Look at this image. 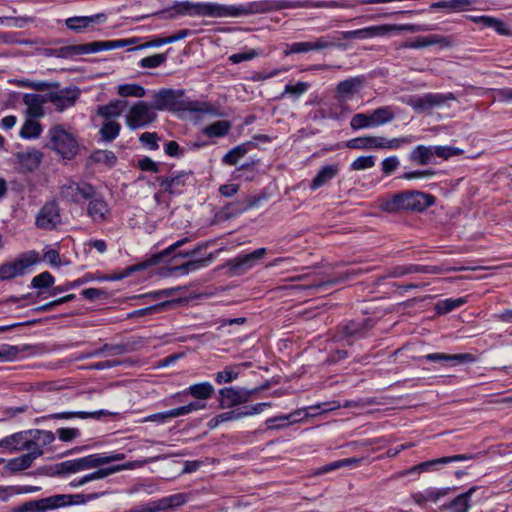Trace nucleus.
Here are the masks:
<instances>
[{
	"label": "nucleus",
	"mask_w": 512,
	"mask_h": 512,
	"mask_svg": "<svg viewBox=\"0 0 512 512\" xmlns=\"http://www.w3.org/2000/svg\"><path fill=\"white\" fill-rule=\"evenodd\" d=\"M254 142L248 141L246 143L239 144L229 150L222 158V163L225 165L234 166L241 158H243L251 148H255Z\"/></svg>",
	"instance_id": "47"
},
{
	"label": "nucleus",
	"mask_w": 512,
	"mask_h": 512,
	"mask_svg": "<svg viewBox=\"0 0 512 512\" xmlns=\"http://www.w3.org/2000/svg\"><path fill=\"white\" fill-rule=\"evenodd\" d=\"M473 4L474 0H442L431 3L430 11L443 9L446 13L462 12L469 10Z\"/></svg>",
	"instance_id": "42"
},
{
	"label": "nucleus",
	"mask_w": 512,
	"mask_h": 512,
	"mask_svg": "<svg viewBox=\"0 0 512 512\" xmlns=\"http://www.w3.org/2000/svg\"><path fill=\"white\" fill-rule=\"evenodd\" d=\"M167 12L170 16L223 18L222 4L216 2L180 1L174 3Z\"/></svg>",
	"instance_id": "8"
},
{
	"label": "nucleus",
	"mask_w": 512,
	"mask_h": 512,
	"mask_svg": "<svg viewBox=\"0 0 512 512\" xmlns=\"http://www.w3.org/2000/svg\"><path fill=\"white\" fill-rule=\"evenodd\" d=\"M41 455L42 451L38 448H34L32 451H28L27 453L10 459L6 464V468L12 473L23 471L29 468L33 461Z\"/></svg>",
	"instance_id": "37"
},
{
	"label": "nucleus",
	"mask_w": 512,
	"mask_h": 512,
	"mask_svg": "<svg viewBox=\"0 0 512 512\" xmlns=\"http://www.w3.org/2000/svg\"><path fill=\"white\" fill-rule=\"evenodd\" d=\"M75 191L77 193L78 204L88 201L97 193L95 186L86 181H75Z\"/></svg>",
	"instance_id": "62"
},
{
	"label": "nucleus",
	"mask_w": 512,
	"mask_h": 512,
	"mask_svg": "<svg viewBox=\"0 0 512 512\" xmlns=\"http://www.w3.org/2000/svg\"><path fill=\"white\" fill-rule=\"evenodd\" d=\"M49 142L46 147L54 151L64 160H72L79 151V144L76 137L66 131L63 126H52L48 131Z\"/></svg>",
	"instance_id": "7"
},
{
	"label": "nucleus",
	"mask_w": 512,
	"mask_h": 512,
	"mask_svg": "<svg viewBox=\"0 0 512 512\" xmlns=\"http://www.w3.org/2000/svg\"><path fill=\"white\" fill-rule=\"evenodd\" d=\"M239 366L240 365L226 366L222 371L215 374V382L219 385L233 382L240 375Z\"/></svg>",
	"instance_id": "59"
},
{
	"label": "nucleus",
	"mask_w": 512,
	"mask_h": 512,
	"mask_svg": "<svg viewBox=\"0 0 512 512\" xmlns=\"http://www.w3.org/2000/svg\"><path fill=\"white\" fill-rule=\"evenodd\" d=\"M214 261V256L209 254L205 257L198 259H190L186 262L176 264L174 267L170 269L172 271L178 272L179 275H187L190 272H195L200 269L208 267Z\"/></svg>",
	"instance_id": "38"
},
{
	"label": "nucleus",
	"mask_w": 512,
	"mask_h": 512,
	"mask_svg": "<svg viewBox=\"0 0 512 512\" xmlns=\"http://www.w3.org/2000/svg\"><path fill=\"white\" fill-rule=\"evenodd\" d=\"M192 172L176 171L171 176H157L156 182L163 191L171 195H181L188 186L189 179L192 177Z\"/></svg>",
	"instance_id": "18"
},
{
	"label": "nucleus",
	"mask_w": 512,
	"mask_h": 512,
	"mask_svg": "<svg viewBox=\"0 0 512 512\" xmlns=\"http://www.w3.org/2000/svg\"><path fill=\"white\" fill-rule=\"evenodd\" d=\"M375 325V321L370 317L353 319L341 326V333L347 339L357 340L366 338Z\"/></svg>",
	"instance_id": "22"
},
{
	"label": "nucleus",
	"mask_w": 512,
	"mask_h": 512,
	"mask_svg": "<svg viewBox=\"0 0 512 512\" xmlns=\"http://www.w3.org/2000/svg\"><path fill=\"white\" fill-rule=\"evenodd\" d=\"M444 38L440 35L432 34L428 36H417L404 42L403 47L409 49H419L442 42Z\"/></svg>",
	"instance_id": "51"
},
{
	"label": "nucleus",
	"mask_w": 512,
	"mask_h": 512,
	"mask_svg": "<svg viewBox=\"0 0 512 512\" xmlns=\"http://www.w3.org/2000/svg\"><path fill=\"white\" fill-rule=\"evenodd\" d=\"M61 223L60 207L55 200L46 202L38 211L35 225L42 230H54Z\"/></svg>",
	"instance_id": "17"
},
{
	"label": "nucleus",
	"mask_w": 512,
	"mask_h": 512,
	"mask_svg": "<svg viewBox=\"0 0 512 512\" xmlns=\"http://www.w3.org/2000/svg\"><path fill=\"white\" fill-rule=\"evenodd\" d=\"M388 29V26H370L361 29L346 31L344 32L343 37L345 39L358 40L370 39L376 36L383 35L384 32L387 31Z\"/></svg>",
	"instance_id": "46"
},
{
	"label": "nucleus",
	"mask_w": 512,
	"mask_h": 512,
	"mask_svg": "<svg viewBox=\"0 0 512 512\" xmlns=\"http://www.w3.org/2000/svg\"><path fill=\"white\" fill-rule=\"evenodd\" d=\"M133 39L93 41L84 44L67 45L57 48V58L73 59L76 56L124 48L133 44Z\"/></svg>",
	"instance_id": "6"
},
{
	"label": "nucleus",
	"mask_w": 512,
	"mask_h": 512,
	"mask_svg": "<svg viewBox=\"0 0 512 512\" xmlns=\"http://www.w3.org/2000/svg\"><path fill=\"white\" fill-rule=\"evenodd\" d=\"M457 487H428L423 492L418 491L412 494V499L415 504L419 506H424L426 503H437L442 498L449 496L451 493L455 492Z\"/></svg>",
	"instance_id": "28"
},
{
	"label": "nucleus",
	"mask_w": 512,
	"mask_h": 512,
	"mask_svg": "<svg viewBox=\"0 0 512 512\" xmlns=\"http://www.w3.org/2000/svg\"><path fill=\"white\" fill-rule=\"evenodd\" d=\"M381 136H360L345 142V147L354 150H375L382 146Z\"/></svg>",
	"instance_id": "44"
},
{
	"label": "nucleus",
	"mask_w": 512,
	"mask_h": 512,
	"mask_svg": "<svg viewBox=\"0 0 512 512\" xmlns=\"http://www.w3.org/2000/svg\"><path fill=\"white\" fill-rule=\"evenodd\" d=\"M231 129V123L228 120H219L203 128L202 132L209 138H220L226 136Z\"/></svg>",
	"instance_id": "53"
},
{
	"label": "nucleus",
	"mask_w": 512,
	"mask_h": 512,
	"mask_svg": "<svg viewBox=\"0 0 512 512\" xmlns=\"http://www.w3.org/2000/svg\"><path fill=\"white\" fill-rule=\"evenodd\" d=\"M335 407H332L330 403H321L305 408L296 409L290 413L279 414L274 417H270L266 419L265 425L267 430H283L291 425L301 423L308 419L311 416H316L318 414L333 410Z\"/></svg>",
	"instance_id": "5"
},
{
	"label": "nucleus",
	"mask_w": 512,
	"mask_h": 512,
	"mask_svg": "<svg viewBox=\"0 0 512 512\" xmlns=\"http://www.w3.org/2000/svg\"><path fill=\"white\" fill-rule=\"evenodd\" d=\"M360 462H361V459L355 458V457L339 459V460H336V461H333L331 463L321 466L320 468H318L316 474H318V475L327 474V473H330L332 471H335V470L343 468V467H349V468L357 467L360 464Z\"/></svg>",
	"instance_id": "54"
},
{
	"label": "nucleus",
	"mask_w": 512,
	"mask_h": 512,
	"mask_svg": "<svg viewBox=\"0 0 512 512\" xmlns=\"http://www.w3.org/2000/svg\"><path fill=\"white\" fill-rule=\"evenodd\" d=\"M452 93H426L423 96H413L407 104L417 113L429 112L434 107L444 105L448 100H454Z\"/></svg>",
	"instance_id": "15"
},
{
	"label": "nucleus",
	"mask_w": 512,
	"mask_h": 512,
	"mask_svg": "<svg viewBox=\"0 0 512 512\" xmlns=\"http://www.w3.org/2000/svg\"><path fill=\"white\" fill-rule=\"evenodd\" d=\"M187 393H189V396L192 397L194 400L189 401L185 405H181V407L185 409L191 407L190 410L185 412L186 415L206 409V401L213 397V395L215 394V388L210 382L203 381L188 386Z\"/></svg>",
	"instance_id": "12"
},
{
	"label": "nucleus",
	"mask_w": 512,
	"mask_h": 512,
	"mask_svg": "<svg viewBox=\"0 0 512 512\" xmlns=\"http://www.w3.org/2000/svg\"><path fill=\"white\" fill-rule=\"evenodd\" d=\"M408 159L418 165H428L433 160L432 146L417 145L408 156Z\"/></svg>",
	"instance_id": "50"
},
{
	"label": "nucleus",
	"mask_w": 512,
	"mask_h": 512,
	"mask_svg": "<svg viewBox=\"0 0 512 512\" xmlns=\"http://www.w3.org/2000/svg\"><path fill=\"white\" fill-rule=\"evenodd\" d=\"M23 102L27 106V114L32 118H40L44 115L43 104L48 102L46 94L26 93Z\"/></svg>",
	"instance_id": "41"
},
{
	"label": "nucleus",
	"mask_w": 512,
	"mask_h": 512,
	"mask_svg": "<svg viewBox=\"0 0 512 512\" xmlns=\"http://www.w3.org/2000/svg\"><path fill=\"white\" fill-rule=\"evenodd\" d=\"M57 509L58 508L56 506V501L53 494L47 497L35 498L25 501L22 504L14 507L12 512H50Z\"/></svg>",
	"instance_id": "29"
},
{
	"label": "nucleus",
	"mask_w": 512,
	"mask_h": 512,
	"mask_svg": "<svg viewBox=\"0 0 512 512\" xmlns=\"http://www.w3.org/2000/svg\"><path fill=\"white\" fill-rule=\"evenodd\" d=\"M29 345H9L3 344L0 347V361H15L19 359L22 353L29 350Z\"/></svg>",
	"instance_id": "56"
},
{
	"label": "nucleus",
	"mask_w": 512,
	"mask_h": 512,
	"mask_svg": "<svg viewBox=\"0 0 512 512\" xmlns=\"http://www.w3.org/2000/svg\"><path fill=\"white\" fill-rule=\"evenodd\" d=\"M118 94L121 97H144L146 90L143 86L136 83H126L118 86Z\"/></svg>",
	"instance_id": "63"
},
{
	"label": "nucleus",
	"mask_w": 512,
	"mask_h": 512,
	"mask_svg": "<svg viewBox=\"0 0 512 512\" xmlns=\"http://www.w3.org/2000/svg\"><path fill=\"white\" fill-rule=\"evenodd\" d=\"M435 197L419 191H402L394 194L384 203V209L388 212H397L400 210L422 212L432 206Z\"/></svg>",
	"instance_id": "4"
},
{
	"label": "nucleus",
	"mask_w": 512,
	"mask_h": 512,
	"mask_svg": "<svg viewBox=\"0 0 512 512\" xmlns=\"http://www.w3.org/2000/svg\"><path fill=\"white\" fill-rule=\"evenodd\" d=\"M106 464V453H94L55 464L54 474L66 476L90 469L105 468Z\"/></svg>",
	"instance_id": "9"
},
{
	"label": "nucleus",
	"mask_w": 512,
	"mask_h": 512,
	"mask_svg": "<svg viewBox=\"0 0 512 512\" xmlns=\"http://www.w3.org/2000/svg\"><path fill=\"white\" fill-rule=\"evenodd\" d=\"M465 18L481 28H490L501 36H512V28L503 20L489 15H466Z\"/></svg>",
	"instance_id": "27"
},
{
	"label": "nucleus",
	"mask_w": 512,
	"mask_h": 512,
	"mask_svg": "<svg viewBox=\"0 0 512 512\" xmlns=\"http://www.w3.org/2000/svg\"><path fill=\"white\" fill-rule=\"evenodd\" d=\"M151 107L158 111L190 112L207 114L212 112L208 102L189 99L184 89L161 88L152 95Z\"/></svg>",
	"instance_id": "1"
},
{
	"label": "nucleus",
	"mask_w": 512,
	"mask_h": 512,
	"mask_svg": "<svg viewBox=\"0 0 512 512\" xmlns=\"http://www.w3.org/2000/svg\"><path fill=\"white\" fill-rule=\"evenodd\" d=\"M267 252V249L262 247L252 252L240 254L231 259L228 263L230 271L234 275H243L250 269L260 263Z\"/></svg>",
	"instance_id": "16"
},
{
	"label": "nucleus",
	"mask_w": 512,
	"mask_h": 512,
	"mask_svg": "<svg viewBox=\"0 0 512 512\" xmlns=\"http://www.w3.org/2000/svg\"><path fill=\"white\" fill-rule=\"evenodd\" d=\"M421 360L426 362L448 363L449 366H457L474 363L476 361V357L471 353L447 354L443 352H434L423 355Z\"/></svg>",
	"instance_id": "25"
},
{
	"label": "nucleus",
	"mask_w": 512,
	"mask_h": 512,
	"mask_svg": "<svg viewBox=\"0 0 512 512\" xmlns=\"http://www.w3.org/2000/svg\"><path fill=\"white\" fill-rule=\"evenodd\" d=\"M41 133V124L36 120L27 119L24 122L19 135L23 139H36L41 135Z\"/></svg>",
	"instance_id": "60"
},
{
	"label": "nucleus",
	"mask_w": 512,
	"mask_h": 512,
	"mask_svg": "<svg viewBox=\"0 0 512 512\" xmlns=\"http://www.w3.org/2000/svg\"><path fill=\"white\" fill-rule=\"evenodd\" d=\"M363 84L361 77H350L343 81H340L335 88V99L340 104V113L331 111L330 118L334 120H340L344 118L350 111L348 109L347 101L358 92L359 88Z\"/></svg>",
	"instance_id": "10"
},
{
	"label": "nucleus",
	"mask_w": 512,
	"mask_h": 512,
	"mask_svg": "<svg viewBox=\"0 0 512 512\" xmlns=\"http://www.w3.org/2000/svg\"><path fill=\"white\" fill-rule=\"evenodd\" d=\"M80 94L81 91L77 86H70L47 92L46 99L55 106L56 110L63 111L72 107Z\"/></svg>",
	"instance_id": "19"
},
{
	"label": "nucleus",
	"mask_w": 512,
	"mask_h": 512,
	"mask_svg": "<svg viewBox=\"0 0 512 512\" xmlns=\"http://www.w3.org/2000/svg\"><path fill=\"white\" fill-rule=\"evenodd\" d=\"M0 447L8 450H22L29 451V432L21 431L4 437L0 440Z\"/></svg>",
	"instance_id": "43"
},
{
	"label": "nucleus",
	"mask_w": 512,
	"mask_h": 512,
	"mask_svg": "<svg viewBox=\"0 0 512 512\" xmlns=\"http://www.w3.org/2000/svg\"><path fill=\"white\" fill-rule=\"evenodd\" d=\"M340 172L339 164H328L322 166L315 177L311 180L309 188L316 191L334 179Z\"/></svg>",
	"instance_id": "34"
},
{
	"label": "nucleus",
	"mask_w": 512,
	"mask_h": 512,
	"mask_svg": "<svg viewBox=\"0 0 512 512\" xmlns=\"http://www.w3.org/2000/svg\"><path fill=\"white\" fill-rule=\"evenodd\" d=\"M303 7H306V5L303 2L289 0L253 1L239 5L222 4L223 18L240 17L256 13H267L282 9H296Z\"/></svg>",
	"instance_id": "3"
},
{
	"label": "nucleus",
	"mask_w": 512,
	"mask_h": 512,
	"mask_svg": "<svg viewBox=\"0 0 512 512\" xmlns=\"http://www.w3.org/2000/svg\"><path fill=\"white\" fill-rule=\"evenodd\" d=\"M360 462H361V459L355 458V457L339 459V460H336V461H333L331 463L321 466L320 468H318L316 474H318V475L327 474V473H330L332 471H335V470L343 468V467H349V468L357 467L360 464Z\"/></svg>",
	"instance_id": "55"
},
{
	"label": "nucleus",
	"mask_w": 512,
	"mask_h": 512,
	"mask_svg": "<svg viewBox=\"0 0 512 512\" xmlns=\"http://www.w3.org/2000/svg\"><path fill=\"white\" fill-rule=\"evenodd\" d=\"M250 396L251 392L245 388L223 387L218 391L219 408H233L244 404Z\"/></svg>",
	"instance_id": "21"
},
{
	"label": "nucleus",
	"mask_w": 512,
	"mask_h": 512,
	"mask_svg": "<svg viewBox=\"0 0 512 512\" xmlns=\"http://www.w3.org/2000/svg\"><path fill=\"white\" fill-rule=\"evenodd\" d=\"M90 160L96 164H104L108 168H113L117 164V156L111 150H95L90 154Z\"/></svg>",
	"instance_id": "58"
},
{
	"label": "nucleus",
	"mask_w": 512,
	"mask_h": 512,
	"mask_svg": "<svg viewBox=\"0 0 512 512\" xmlns=\"http://www.w3.org/2000/svg\"><path fill=\"white\" fill-rule=\"evenodd\" d=\"M121 130V125L116 121H105L100 128V135L102 139L106 142H112L115 140Z\"/></svg>",
	"instance_id": "61"
},
{
	"label": "nucleus",
	"mask_w": 512,
	"mask_h": 512,
	"mask_svg": "<svg viewBox=\"0 0 512 512\" xmlns=\"http://www.w3.org/2000/svg\"><path fill=\"white\" fill-rule=\"evenodd\" d=\"M106 492H97L89 494H54L56 506L58 509L74 505H83L87 502L96 500L104 496Z\"/></svg>",
	"instance_id": "30"
},
{
	"label": "nucleus",
	"mask_w": 512,
	"mask_h": 512,
	"mask_svg": "<svg viewBox=\"0 0 512 512\" xmlns=\"http://www.w3.org/2000/svg\"><path fill=\"white\" fill-rule=\"evenodd\" d=\"M107 20L104 13H97L91 16H74L65 20L66 27L76 33H81L94 24H101Z\"/></svg>",
	"instance_id": "31"
},
{
	"label": "nucleus",
	"mask_w": 512,
	"mask_h": 512,
	"mask_svg": "<svg viewBox=\"0 0 512 512\" xmlns=\"http://www.w3.org/2000/svg\"><path fill=\"white\" fill-rule=\"evenodd\" d=\"M109 213V207L104 197L98 192L88 200L87 215L95 222H102Z\"/></svg>",
	"instance_id": "33"
},
{
	"label": "nucleus",
	"mask_w": 512,
	"mask_h": 512,
	"mask_svg": "<svg viewBox=\"0 0 512 512\" xmlns=\"http://www.w3.org/2000/svg\"><path fill=\"white\" fill-rule=\"evenodd\" d=\"M472 454H455L451 456H444L440 458H435L427 461H423L417 465L412 466L409 469H406L401 473L402 476L408 475H420L424 472H435L442 470L447 464L455 463V462H463L473 459Z\"/></svg>",
	"instance_id": "13"
},
{
	"label": "nucleus",
	"mask_w": 512,
	"mask_h": 512,
	"mask_svg": "<svg viewBox=\"0 0 512 512\" xmlns=\"http://www.w3.org/2000/svg\"><path fill=\"white\" fill-rule=\"evenodd\" d=\"M467 303L466 297L445 298L438 300L434 305L437 315H446Z\"/></svg>",
	"instance_id": "49"
},
{
	"label": "nucleus",
	"mask_w": 512,
	"mask_h": 512,
	"mask_svg": "<svg viewBox=\"0 0 512 512\" xmlns=\"http://www.w3.org/2000/svg\"><path fill=\"white\" fill-rule=\"evenodd\" d=\"M39 255L36 251L22 253L12 262H5L0 265V282L14 279L25 274L26 269L36 264Z\"/></svg>",
	"instance_id": "11"
},
{
	"label": "nucleus",
	"mask_w": 512,
	"mask_h": 512,
	"mask_svg": "<svg viewBox=\"0 0 512 512\" xmlns=\"http://www.w3.org/2000/svg\"><path fill=\"white\" fill-rule=\"evenodd\" d=\"M270 406L267 403H257L254 405H247L240 408H236L227 412L218 414L221 423L240 420L247 416H253L263 412L264 408Z\"/></svg>",
	"instance_id": "32"
},
{
	"label": "nucleus",
	"mask_w": 512,
	"mask_h": 512,
	"mask_svg": "<svg viewBox=\"0 0 512 512\" xmlns=\"http://www.w3.org/2000/svg\"><path fill=\"white\" fill-rule=\"evenodd\" d=\"M483 490V487L472 486L465 492H462L449 501L438 506L439 512H469L471 508L476 505L482 497L475 499V495Z\"/></svg>",
	"instance_id": "14"
},
{
	"label": "nucleus",
	"mask_w": 512,
	"mask_h": 512,
	"mask_svg": "<svg viewBox=\"0 0 512 512\" xmlns=\"http://www.w3.org/2000/svg\"><path fill=\"white\" fill-rule=\"evenodd\" d=\"M369 115L373 127H379L389 123L395 117V113L390 106L379 107L369 113Z\"/></svg>",
	"instance_id": "52"
},
{
	"label": "nucleus",
	"mask_w": 512,
	"mask_h": 512,
	"mask_svg": "<svg viewBox=\"0 0 512 512\" xmlns=\"http://www.w3.org/2000/svg\"><path fill=\"white\" fill-rule=\"evenodd\" d=\"M160 512L168 509L176 508L185 503L183 494H173L156 501Z\"/></svg>",
	"instance_id": "64"
},
{
	"label": "nucleus",
	"mask_w": 512,
	"mask_h": 512,
	"mask_svg": "<svg viewBox=\"0 0 512 512\" xmlns=\"http://www.w3.org/2000/svg\"><path fill=\"white\" fill-rule=\"evenodd\" d=\"M156 117L155 112L145 101H139L130 109L127 124L131 129H138L149 125Z\"/></svg>",
	"instance_id": "20"
},
{
	"label": "nucleus",
	"mask_w": 512,
	"mask_h": 512,
	"mask_svg": "<svg viewBox=\"0 0 512 512\" xmlns=\"http://www.w3.org/2000/svg\"><path fill=\"white\" fill-rule=\"evenodd\" d=\"M27 432H29V446H31L29 451L38 448L43 452V447L55 440V434L52 431L34 429Z\"/></svg>",
	"instance_id": "45"
},
{
	"label": "nucleus",
	"mask_w": 512,
	"mask_h": 512,
	"mask_svg": "<svg viewBox=\"0 0 512 512\" xmlns=\"http://www.w3.org/2000/svg\"><path fill=\"white\" fill-rule=\"evenodd\" d=\"M434 267L420 264H403L396 265L388 270V276L392 278H400L409 274H431Z\"/></svg>",
	"instance_id": "39"
},
{
	"label": "nucleus",
	"mask_w": 512,
	"mask_h": 512,
	"mask_svg": "<svg viewBox=\"0 0 512 512\" xmlns=\"http://www.w3.org/2000/svg\"><path fill=\"white\" fill-rule=\"evenodd\" d=\"M112 415H113V413H111L107 410L101 409V410H97V411H93V412L65 411V412L50 414V415L46 416L45 418L63 419V420H70V419H74V418H79V419L93 418L96 420H100L103 416L107 417V416H112Z\"/></svg>",
	"instance_id": "40"
},
{
	"label": "nucleus",
	"mask_w": 512,
	"mask_h": 512,
	"mask_svg": "<svg viewBox=\"0 0 512 512\" xmlns=\"http://www.w3.org/2000/svg\"><path fill=\"white\" fill-rule=\"evenodd\" d=\"M186 242H188V238H182L173 244H171L169 247L164 249L163 251L156 253L152 255L149 259L139 262L137 264L130 265L123 270L120 271H114L111 274H108L103 277L104 280L107 281H120L123 280L132 274L146 270L147 268L158 265L161 262L170 261V260H176L177 258H192L194 257L202 248V246H197L190 250H179L180 247H182Z\"/></svg>",
	"instance_id": "2"
},
{
	"label": "nucleus",
	"mask_w": 512,
	"mask_h": 512,
	"mask_svg": "<svg viewBox=\"0 0 512 512\" xmlns=\"http://www.w3.org/2000/svg\"><path fill=\"white\" fill-rule=\"evenodd\" d=\"M18 170L21 173H31L37 170L42 162L43 153L35 148L17 152L15 155Z\"/></svg>",
	"instance_id": "26"
},
{
	"label": "nucleus",
	"mask_w": 512,
	"mask_h": 512,
	"mask_svg": "<svg viewBox=\"0 0 512 512\" xmlns=\"http://www.w3.org/2000/svg\"><path fill=\"white\" fill-rule=\"evenodd\" d=\"M126 104L122 100H114L106 105L98 107L97 114L106 119V121H112L111 119L117 118L122 112L123 106Z\"/></svg>",
	"instance_id": "57"
},
{
	"label": "nucleus",
	"mask_w": 512,
	"mask_h": 512,
	"mask_svg": "<svg viewBox=\"0 0 512 512\" xmlns=\"http://www.w3.org/2000/svg\"><path fill=\"white\" fill-rule=\"evenodd\" d=\"M190 409H191V407L185 409V408H182L180 405L178 407L172 408L167 411L150 414L145 418V421L154 422L157 424H166L174 418H177L180 416H185L186 415L185 412Z\"/></svg>",
	"instance_id": "48"
},
{
	"label": "nucleus",
	"mask_w": 512,
	"mask_h": 512,
	"mask_svg": "<svg viewBox=\"0 0 512 512\" xmlns=\"http://www.w3.org/2000/svg\"><path fill=\"white\" fill-rule=\"evenodd\" d=\"M134 468H135V463L129 461V462H125L123 464L110 465V466H106L105 468H99V469H96L90 473L83 475V476H84L86 483H89L92 481L104 479L110 475L117 473V472H120L123 470H131Z\"/></svg>",
	"instance_id": "36"
},
{
	"label": "nucleus",
	"mask_w": 512,
	"mask_h": 512,
	"mask_svg": "<svg viewBox=\"0 0 512 512\" xmlns=\"http://www.w3.org/2000/svg\"><path fill=\"white\" fill-rule=\"evenodd\" d=\"M55 277L48 271H44L33 277L30 286L34 289H38L39 291L35 296L28 293L23 295L22 297L11 296L9 298L10 302L17 303L22 299H30L32 303H36L39 298H44L43 292L41 289L50 288V290L54 287Z\"/></svg>",
	"instance_id": "23"
},
{
	"label": "nucleus",
	"mask_w": 512,
	"mask_h": 512,
	"mask_svg": "<svg viewBox=\"0 0 512 512\" xmlns=\"http://www.w3.org/2000/svg\"><path fill=\"white\" fill-rule=\"evenodd\" d=\"M265 199V194L248 195L242 202L228 204L226 206L227 214L233 216L244 213L250 209L258 208Z\"/></svg>",
	"instance_id": "35"
},
{
	"label": "nucleus",
	"mask_w": 512,
	"mask_h": 512,
	"mask_svg": "<svg viewBox=\"0 0 512 512\" xmlns=\"http://www.w3.org/2000/svg\"><path fill=\"white\" fill-rule=\"evenodd\" d=\"M333 43L329 41L327 36H321L314 41L292 42L286 43L283 53L288 56L291 54L307 53L315 50H322L332 46Z\"/></svg>",
	"instance_id": "24"
}]
</instances>
